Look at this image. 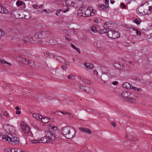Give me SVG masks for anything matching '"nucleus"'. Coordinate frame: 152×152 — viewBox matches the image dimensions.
<instances>
[{
	"label": "nucleus",
	"mask_w": 152,
	"mask_h": 152,
	"mask_svg": "<svg viewBox=\"0 0 152 152\" xmlns=\"http://www.w3.org/2000/svg\"><path fill=\"white\" fill-rule=\"evenodd\" d=\"M61 132L63 136L67 139H71L75 136L76 132L72 127L66 126L62 128Z\"/></svg>",
	"instance_id": "f257e3e1"
},
{
	"label": "nucleus",
	"mask_w": 152,
	"mask_h": 152,
	"mask_svg": "<svg viewBox=\"0 0 152 152\" xmlns=\"http://www.w3.org/2000/svg\"><path fill=\"white\" fill-rule=\"evenodd\" d=\"M124 100L127 101L129 102L134 103L136 100V97L134 96V93L130 92L125 91L121 94Z\"/></svg>",
	"instance_id": "f03ea898"
},
{
	"label": "nucleus",
	"mask_w": 152,
	"mask_h": 152,
	"mask_svg": "<svg viewBox=\"0 0 152 152\" xmlns=\"http://www.w3.org/2000/svg\"><path fill=\"white\" fill-rule=\"evenodd\" d=\"M80 10H81L82 16L85 17L94 15L95 11V10L92 7H89L87 6H84L81 7Z\"/></svg>",
	"instance_id": "7ed1b4c3"
},
{
	"label": "nucleus",
	"mask_w": 152,
	"mask_h": 152,
	"mask_svg": "<svg viewBox=\"0 0 152 152\" xmlns=\"http://www.w3.org/2000/svg\"><path fill=\"white\" fill-rule=\"evenodd\" d=\"M10 136H8L6 134L3 135L2 136V139H4L9 142L12 144H18L19 143V139L16 137H15L12 135H10Z\"/></svg>",
	"instance_id": "20e7f679"
},
{
	"label": "nucleus",
	"mask_w": 152,
	"mask_h": 152,
	"mask_svg": "<svg viewBox=\"0 0 152 152\" xmlns=\"http://www.w3.org/2000/svg\"><path fill=\"white\" fill-rule=\"evenodd\" d=\"M3 127L7 133L12 134L15 133V128L14 126L12 125L7 124L4 125Z\"/></svg>",
	"instance_id": "39448f33"
},
{
	"label": "nucleus",
	"mask_w": 152,
	"mask_h": 152,
	"mask_svg": "<svg viewBox=\"0 0 152 152\" xmlns=\"http://www.w3.org/2000/svg\"><path fill=\"white\" fill-rule=\"evenodd\" d=\"M107 35L109 37L113 39H116L120 37V33L113 31H109L107 32Z\"/></svg>",
	"instance_id": "423d86ee"
},
{
	"label": "nucleus",
	"mask_w": 152,
	"mask_h": 152,
	"mask_svg": "<svg viewBox=\"0 0 152 152\" xmlns=\"http://www.w3.org/2000/svg\"><path fill=\"white\" fill-rule=\"evenodd\" d=\"M45 134L46 137L50 140L51 142L54 140L56 138L54 134L49 130H46L45 132Z\"/></svg>",
	"instance_id": "0eeeda50"
},
{
	"label": "nucleus",
	"mask_w": 152,
	"mask_h": 152,
	"mask_svg": "<svg viewBox=\"0 0 152 152\" xmlns=\"http://www.w3.org/2000/svg\"><path fill=\"white\" fill-rule=\"evenodd\" d=\"M143 4L145 6L146 10L147 11V12H146V13H151L152 12V1L145 2Z\"/></svg>",
	"instance_id": "6e6552de"
},
{
	"label": "nucleus",
	"mask_w": 152,
	"mask_h": 152,
	"mask_svg": "<svg viewBox=\"0 0 152 152\" xmlns=\"http://www.w3.org/2000/svg\"><path fill=\"white\" fill-rule=\"evenodd\" d=\"M21 128L22 131L25 134H28L29 131V128L27 125L23 121L21 122Z\"/></svg>",
	"instance_id": "1a4fd4ad"
},
{
	"label": "nucleus",
	"mask_w": 152,
	"mask_h": 152,
	"mask_svg": "<svg viewBox=\"0 0 152 152\" xmlns=\"http://www.w3.org/2000/svg\"><path fill=\"white\" fill-rule=\"evenodd\" d=\"M80 88L91 94H94L95 92L94 89L90 87L82 86L80 87Z\"/></svg>",
	"instance_id": "9d476101"
},
{
	"label": "nucleus",
	"mask_w": 152,
	"mask_h": 152,
	"mask_svg": "<svg viewBox=\"0 0 152 152\" xmlns=\"http://www.w3.org/2000/svg\"><path fill=\"white\" fill-rule=\"evenodd\" d=\"M137 13H144L145 14L146 13V12H147L145 6L144 4L139 7L137 8Z\"/></svg>",
	"instance_id": "9b49d317"
},
{
	"label": "nucleus",
	"mask_w": 152,
	"mask_h": 152,
	"mask_svg": "<svg viewBox=\"0 0 152 152\" xmlns=\"http://www.w3.org/2000/svg\"><path fill=\"white\" fill-rule=\"evenodd\" d=\"M34 37L37 40V41L38 42V43H39V41H37V39H42L45 38V36L44 35L43 31H41L39 32L36 34Z\"/></svg>",
	"instance_id": "f8f14e48"
},
{
	"label": "nucleus",
	"mask_w": 152,
	"mask_h": 152,
	"mask_svg": "<svg viewBox=\"0 0 152 152\" xmlns=\"http://www.w3.org/2000/svg\"><path fill=\"white\" fill-rule=\"evenodd\" d=\"M102 75L101 77L102 80L104 81V83H105V81H107L109 79V77L106 72H102Z\"/></svg>",
	"instance_id": "ddd939ff"
},
{
	"label": "nucleus",
	"mask_w": 152,
	"mask_h": 152,
	"mask_svg": "<svg viewBox=\"0 0 152 152\" xmlns=\"http://www.w3.org/2000/svg\"><path fill=\"white\" fill-rule=\"evenodd\" d=\"M40 143H49L51 142L47 137H42L40 140Z\"/></svg>",
	"instance_id": "4468645a"
},
{
	"label": "nucleus",
	"mask_w": 152,
	"mask_h": 152,
	"mask_svg": "<svg viewBox=\"0 0 152 152\" xmlns=\"http://www.w3.org/2000/svg\"><path fill=\"white\" fill-rule=\"evenodd\" d=\"M123 65V64H122L119 62H116L114 63L113 66L114 67L115 69L121 70L122 67Z\"/></svg>",
	"instance_id": "2eb2a0df"
},
{
	"label": "nucleus",
	"mask_w": 152,
	"mask_h": 152,
	"mask_svg": "<svg viewBox=\"0 0 152 152\" xmlns=\"http://www.w3.org/2000/svg\"><path fill=\"white\" fill-rule=\"evenodd\" d=\"M79 129L81 131L85 132L88 134H91L92 132L91 131L88 129L86 128L80 127Z\"/></svg>",
	"instance_id": "dca6fc26"
},
{
	"label": "nucleus",
	"mask_w": 152,
	"mask_h": 152,
	"mask_svg": "<svg viewBox=\"0 0 152 152\" xmlns=\"http://www.w3.org/2000/svg\"><path fill=\"white\" fill-rule=\"evenodd\" d=\"M130 69V68L129 65L126 64H124L123 65L122 67L121 70L124 72H126L129 71Z\"/></svg>",
	"instance_id": "f3484780"
},
{
	"label": "nucleus",
	"mask_w": 152,
	"mask_h": 152,
	"mask_svg": "<svg viewBox=\"0 0 152 152\" xmlns=\"http://www.w3.org/2000/svg\"><path fill=\"white\" fill-rule=\"evenodd\" d=\"M9 12V11L6 8L1 7V8H0V13L2 14H7Z\"/></svg>",
	"instance_id": "a211bd4d"
},
{
	"label": "nucleus",
	"mask_w": 152,
	"mask_h": 152,
	"mask_svg": "<svg viewBox=\"0 0 152 152\" xmlns=\"http://www.w3.org/2000/svg\"><path fill=\"white\" fill-rule=\"evenodd\" d=\"M132 85L128 82L124 83L122 85L123 87L126 89H131Z\"/></svg>",
	"instance_id": "6ab92c4d"
},
{
	"label": "nucleus",
	"mask_w": 152,
	"mask_h": 152,
	"mask_svg": "<svg viewBox=\"0 0 152 152\" xmlns=\"http://www.w3.org/2000/svg\"><path fill=\"white\" fill-rule=\"evenodd\" d=\"M54 58L55 59H56L61 62H63L65 61V60L64 58H61V57L60 56H55Z\"/></svg>",
	"instance_id": "aec40b11"
},
{
	"label": "nucleus",
	"mask_w": 152,
	"mask_h": 152,
	"mask_svg": "<svg viewBox=\"0 0 152 152\" xmlns=\"http://www.w3.org/2000/svg\"><path fill=\"white\" fill-rule=\"evenodd\" d=\"M41 119L42 122L45 124L48 123L50 120H51V119H49L48 117L43 118L42 116Z\"/></svg>",
	"instance_id": "412c9836"
},
{
	"label": "nucleus",
	"mask_w": 152,
	"mask_h": 152,
	"mask_svg": "<svg viewBox=\"0 0 152 152\" xmlns=\"http://www.w3.org/2000/svg\"><path fill=\"white\" fill-rule=\"evenodd\" d=\"M84 66L86 67L89 69H91L93 67V65L89 63H85Z\"/></svg>",
	"instance_id": "4be33fe9"
},
{
	"label": "nucleus",
	"mask_w": 152,
	"mask_h": 152,
	"mask_svg": "<svg viewBox=\"0 0 152 152\" xmlns=\"http://www.w3.org/2000/svg\"><path fill=\"white\" fill-rule=\"evenodd\" d=\"M32 116L33 117L36 118L37 119H41L42 118V116L39 114H37L36 113L33 114Z\"/></svg>",
	"instance_id": "5701e85b"
},
{
	"label": "nucleus",
	"mask_w": 152,
	"mask_h": 152,
	"mask_svg": "<svg viewBox=\"0 0 152 152\" xmlns=\"http://www.w3.org/2000/svg\"><path fill=\"white\" fill-rule=\"evenodd\" d=\"M44 35L45 36V38L48 37L51 34V32L48 31H43Z\"/></svg>",
	"instance_id": "b1692460"
},
{
	"label": "nucleus",
	"mask_w": 152,
	"mask_h": 152,
	"mask_svg": "<svg viewBox=\"0 0 152 152\" xmlns=\"http://www.w3.org/2000/svg\"><path fill=\"white\" fill-rule=\"evenodd\" d=\"M27 39V40L29 41L28 43H32V41L34 40L35 41H37V40L34 37H33V38H31V37H29L26 38Z\"/></svg>",
	"instance_id": "393cba45"
},
{
	"label": "nucleus",
	"mask_w": 152,
	"mask_h": 152,
	"mask_svg": "<svg viewBox=\"0 0 152 152\" xmlns=\"http://www.w3.org/2000/svg\"><path fill=\"white\" fill-rule=\"evenodd\" d=\"M131 89H133L134 90L137 91H142V89L140 88H138L136 87L133 86L132 85V87H131Z\"/></svg>",
	"instance_id": "a878e982"
},
{
	"label": "nucleus",
	"mask_w": 152,
	"mask_h": 152,
	"mask_svg": "<svg viewBox=\"0 0 152 152\" xmlns=\"http://www.w3.org/2000/svg\"><path fill=\"white\" fill-rule=\"evenodd\" d=\"M63 33L65 36H68L70 34L69 31L67 29H64L63 31Z\"/></svg>",
	"instance_id": "bb28decb"
},
{
	"label": "nucleus",
	"mask_w": 152,
	"mask_h": 152,
	"mask_svg": "<svg viewBox=\"0 0 152 152\" xmlns=\"http://www.w3.org/2000/svg\"><path fill=\"white\" fill-rule=\"evenodd\" d=\"M17 59L20 62L23 64V62L24 60V58L18 56L17 58Z\"/></svg>",
	"instance_id": "cd10ccee"
},
{
	"label": "nucleus",
	"mask_w": 152,
	"mask_h": 152,
	"mask_svg": "<svg viewBox=\"0 0 152 152\" xmlns=\"http://www.w3.org/2000/svg\"><path fill=\"white\" fill-rule=\"evenodd\" d=\"M91 29L92 32L94 33L97 32L98 31L96 27L94 26H92L91 27Z\"/></svg>",
	"instance_id": "c85d7f7f"
},
{
	"label": "nucleus",
	"mask_w": 152,
	"mask_h": 152,
	"mask_svg": "<svg viewBox=\"0 0 152 152\" xmlns=\"http://www.w3.org/2000/svg\"><path fill=\"white\" fill-rule=\"evenodd\" d=\"M28 62V64L29 66H34L35 65V62L29 60Z\"/></svg>",
	"instance_id": "c756f323"
},
{
	"label": "nucleus",
	"mask_w": 152,
	"mask_h": 152,
	"mask_svg": "<svg viewBox=\"0 0 152 152\" xmlns=\"http://www.w3.org/2000/svg\"><path fill=\"white\" fill-rule=\"evenodd\" d=\"M111 25V24L109 22H107L104 25V28L107 29H109V27H110V26L109 25Z\"/></svg>",
	"instance_id": "7c9ffc66"
},
{
	"label": "nucleus",
	"mask_w": 152,
	"mask_h": 152,
	"mask_svg": "<svg viewBox=\"0 0 152 152\" xmlns=\"http://www.w3.org/2000/svg\"><path fill=\"white\" fill-rule=\"evenodd\" d=\"M0 62L3 64H7L9 66H11L12 65L11 64H10V63L6 62V61L4 60H0Z\"/></svg>",
	"instance_id": "2f4dec72"
},
{
	"label": "nucleus",
	"mask_w": 152,
	"mask_h": 152,
	"mask_svg": "<svg viewBox=\"0 0 152 152\" xmlns=\"http://www.w3.org/2000/svg\"><path fill=\"white\" fill-rule=\"evenodd\" d=\"M17 9L15 7H12L10 10V12L11 15H12L14 12L16 11Z\"/></svg>",
	"instance_id": "473e14b6"
},
{
	"label": "nucleus",
	"mask_w": 152,
	"mask_h": 152,
	"mask_svg": "<svg viewBox=\"0 0 152 152\" xmlns=\"http://www.w3.org/2000/svg\"><path fill=\"white\" fill-rule=\"evenodd\" d=\"M68 79L73 80H74L75 78V76L73 74H71L69 75L68 76Z\"/></svg>",
	"instance_id": "72a5a7b5"
},
{
	"label": "nucleus",
	"mask_w": 152,
	"mask_h": 152,
	"mask_svg": "<svg viewBox=\"0 0 152 152\" xmlns=\"http://www.w3.org/2000/svg\"><path fill=\"white\" fill-rule=\"evenodd\" d=\"M133 30L135 31V32L137 35H140L141 34L140 31L138 30L136 28H133Z\"/></svg>",
	"instance_id": "f704fd0d"
},
{
	"label": "nucleus",
	"mask_w": 152,
	"mask_h": 152,
	"mask_svg": "<svg viewBox=\"0 0 152 152\" xmlns=\"http://www.w3.org/2000/svg\"><path fill=\"white\" fill-rule=\"evenodd\" d=\"M133 22L137 24H139L141 22V21L139 19L136 18L135 19L133 20Z\"/></svg>",
	"instance_id": "c9c22d12"
},
{
	"label": "nucleus",
	"mask_w": 152,
	"mask_h": 152,
	"mask_svg": "<svg viewBox=\"0 0 152 152\" xmlns=\"http://www.w3.org/2000/svg\"><path fill=\"white\" fill-rule=\"evenodd\" d=\"M31 142L32 143H40V140H31Z\"/></svg>",
	"instance_id": "e433bc0d"
},
{
	"label": "nucleus",
	"mask_w": 152,
	"mask_h": 152,
	"mask_svg": "<svg viewBox=\"0 0 152 152\" xmlns=\"http://www.w3.org/2000/svg\"><path fill=\"white\" fill-rule=\"evenodd\" d=\"M23 2L20 1H18L16 2V5L18 6H20L23 4Z\"/></svg>",
	"instance_id": "4c0bfd02"
},
{
	"label": "nucleus",
	"mask_w": 152,
	"mask_h": 152,
	"mask_svg": "<svg viewBox=\"0 0 152 152\" xmlns=\"http://www.w3.org/2000/svg\"><path fill=\"white\" fill-rule=\"evenodd\" d=\"M126 137L127 138V139H128L129 140H132L133 139V137L131 135H128L127 134H126Z\"/></svg>",
	"instance_id": "58836bf2"
},
{
	"label": "nucleus",
	"mask_w": 152,
	"mask_h": 152,
	"mask_svg": "<svg viewBox=\"0 0 152 152\" xmlns=\"http://www.w3.org/2000/svg\"><path fill=\"white\" fill-rule=\"evenodd\" d=\"M100 31L101 32H103V33H105L107 31V29L104 28V29H101Z\"/></svg>",
	"instance_id": "ea45409f"
},
{
	"label": "nucleus",
	"mask_w": 152,
	"mask_h": 152,
	"mask_svg": "<svg viewBox=\"0 0 152 152\" xmlns=\"http://www.w3.org/2000/svg\"><path fill=\"white\" fill-rule=\"evenodd\" d=\"M4 115L7 118H8L10 116L9 113L6 111H5L4 112Z\"/></svg>",
	"instance_id": "a19ab883"
},
{
	"label": "nucleus",
	"mask_w": 152,
	"mask_h": 152,
	"mask_svg": "<svg viewBox=\"0 0 152 152\" xmlns=\"http://www.w3.org/2000/svg\"><path fill=\"white\" fill-rule=\"evenodd\" d=\"M29 60L24 58V61L23 62V64H28V62H29Z\"/></svg>",
	"instance_id": "79ce46f5"
},
{
	"label": "nucleus",
	"mask_w": 152,
	"mask_h": 152,
	"mask_svg": "<svg viewBox=\"0 0 152 152\" xmlns=\"http://www.w3.org/2000/svg\"><path fill=\"white\" fill-rule=\"evenodd\" d=\"M62 10H61V9H59L57 10L56 12V15H58L60 14V12H62Z\"/></svg>",
	"instance_id": "37998d69"
},
{
	"label": "nucleus",
	"mask_w": 152,
	"mask_h": 152,
	"mask_svg": "<svg viewBox=\"0 0 152 152\" xmlns=\"http://www.w3.org/2000/svg\"><path fill=\"white\" fill-rule=\"evenodd\" d=\"M8 151H10V152H16V148H14V149H8Z\"/></svg>",
	"instance_id": "c03bdc74"
},
{
	"label": "nucleus",
	"mask_w": 152,
	"mask_h": 152,
	"mask_svg": "<svg viewBox=\"0 0 152 152\" xmlns=\"http://www.w3.org/2000/svg\"><path fill=\"white\" fill-rule=\"evenodd\" d=\"M53 127H54V125H53V124H50L49 125V129H53Z\"/></svg>",
	"instance_id": "a18cd8bd"
},
{
	"label": "nucleus",
	"mask_w": 152,
	"mask_h": 152,
	"mask_svg": "<svg viewBox=\"0 0 152 152\" xmlns=\"http://www.w3.org/2000/svg\"><path fill=\"white\" fill-rule=\"evenodd\" d=\"M68 4H69V5L73 6H74V5L75 4V3L72 1H70V3H68Z\"/></svg>",
	"instance_id": "49530a36"
},
{
	"label": "nucleus",
	"mask_w": 152,
	"mask_h": 152,
	"mask_svg": "<svg viewBox=\"0 0 152 152\" xmlns=\"http://www.w3.org/2000/svg\"><path fill=\"white\" fill-rule=\"evenodd\" d=\"M61 68L64 70H66L67 68V66L66 65H61Z\"/></svg>",
	"instance_id": "de8ad7c7"
},
{
	"label": "nucleus",
	"mask_w": 152,
	"mask_h": 152,
	"mask_svg": "<svg viewBox=\"0 0 152 152\" xmlns=\"http://www.w3.org/2000/svg\"><path fill=\"white\" fill-rule=\"evenodd\" d=\"M32 7L34 9H38V7L37 6V5L36 4H34L33 5Z\"/></svg>",
	"instance_id": "09e8293b"
},
{
	"label": "nucleus",
	"mask_w": 152,
	"mask_h": 152,
	"mask_svg": "<svg viewBox=\"0 0 152 152\" xmlns=\"http://www.w3.org/2000/svg\"><path fill=\"white\" fill-rule=\"evenodd\" d=\"M100 8H102V9H104V8H107L106 5H104V4L100 5Z\"/></svg>",
	"instance_id": "8fccbe9b"
},
{
	"label": "nucleus",
	"mask_w": 152,
	"mask_h": 152,
	"mask_svg": "<svg viewBox=\"0 0 152 152\" xmlns=\"http://www.w3.org/2000/svg\"><path fill=\"white\" fill-rule=\"evenodd\" d=\"M4 89H7L8 90L10 89V87L9 86H6L3 87Z\"/></svg>",
	"instance_id": "3c124183"
},
{
	"label": "nucleus",
	"mask_w": 152,
	"mask_h": 152,
	"mask_svg": "<svg viewBox=\"0 0 152 152\" xmlns=\"http://www.w3.org/2000/svg\"><path fill=\"white\" fill-rule=\"evenodd\" d=\"M109 0H105V4L106 6V8H107L108 7V4Z\"/></svg>",
	"instance_id": "603ef678"
},
{
	"label": "nucleus",
	"mask_w": 152,
	"mask_h": 152,
	"mask_svg": "<svg viewBox=\"0 0 152 152\" xmlns=\"http://www.w3.org/2000/svg\"><path fill=\"white\" fill-rule=\"evenodd\" d=\"M121 6L123 7V8L124 9H125L126 8V6L124 3H122L121 4Z\"/></svg>",
	"instance_id": "864d4df0"
},
{
	"label": "nucleus",
	"mask_w": 152,
	"mask_h": 152,
	"mask_svg": "<svg viewBox=\"0 0 152 152\" xmlns=\"http://www.w3.org/2000/svg\"><path fill=\"white\" fill-rule=\"evenodd\" d=\"M16 152H23V151L20 148H16Z\"/></svg>",
	"instance_id": "5fc2aeb1"
},
{
	"label": "nucleus",
	"mask_w": 152,
	"mask_h": 152,
	"mask_svg": "<svg viewBox=\"0 0 152 152\" xmlns=\"http://www.w3.org/2000/svg\"><path fill=\"white\" fill-rule=\"evenodd\" d=\"M86 111L88 113H90L92 111V110L91 109L88 108L86 109Z\"/></svg>",
	"instance_id": "6e6d98bb"
},
{
	"label": "nucleus",
	"mask_w": 152,
	"mask_h": 152,
	"mask_svg": "<svg viewBox=\"0 0 152 152\" xmlns=\"http://www.w3.org/2000/svg\"><path fill=\"white\" fill-rule=\"evenodd\" d=\"M132 140L136 141L138 140V139H137V138L135 137H133V139Z\"/></svg>",
	"instance_id": "4d7b16f0"
},
{
	"label": "nucleus",
	"mask_w": 152,
	"mask_h": 152,
	"mask_svg": "<svg viewBox=\"0 0 152 152\" xmlns=\"http://www.w3.org/2000/svg\"><path fill=\"white\" fill-rule=\"evenodd\" d=\"M23 42L25 43H28L29 42V41L27 40V39H23Z\"/></svg>",
	"instance_id": "13d9d810"
},
{
	"label": "nucleus",
	"mask_w": 152,
	"mask_h": 152,
	"mask_svg": "<svg viewBox=\"0 0 152 152\" xmlns=\"http://www.w3.org/2000/svg\"><path fill=\"white\" fill-rule=\"evenodd\" d=\"M118 82L117 81H116L113 82L112 83V84L114 85H116L117 84H118Z\"/></svg>",
	"instance_id": "bf43d9fd"
},
{
	"label": "nucleus",
	"mask_w": 152,
	"mask_h": 152,
	"mask_svg": "<svg viewBox=\"0 0 152 152\" xmlns=\"http://www.w3.org/2000/svg\"><path fill=\"white\" fill-rule=\"evenodd\" d=\"M49 56L50 58H54V57H55V56H54L53 55L50 54V55H49Z\"/></svg>",
	"instance_id": "052dcab7"
},
{
	"label": "nucleus",
	"mask_w": 152,
	"mask_h": 152,
	"mask_svg": "<svg viewBox=\"0 0 152 152\" xmlns=\"http://www.w3.org/2000/svg\"><path fill=\"white\" fill-rule=\"evenodd\" d=\"M97 48L100 50H101L102 49V47L101 46H99L98 44L97 45Z\"/></svg>",
	"instance_id": "680f3d73"
},
{
	"label": "nucleus",
	"mask_w": 152,
	"mask_h": 152,
	"mask_svg": "<svg viewBox=\"0 0 152 152\" xmlns=\"http://www.w3.org/2000/svg\"><path fill=\"white\" fill-rule=\"evenodd\" d=\"M111 124L112 126H113L114 127H116V124H115V123L114 122H112L111 123Z\"/></svg>",
	"instance_id": "e2e57ef3"
},
{
	"label": "nucleus",
	"mask_w": 152,
	"mask_h": 152,
	"mask_svg": "<svg viewBox=\"0 0 152 152\" xmlns=\"http://www.w3.org/2000/svg\"><path fill=\"white\" fill-rule=\"evenodd\" d=\"M16 113L17 114H20L21 113V111H20L17 110L16 111Z\"/></svg>",
	"instance_id": "0e129e2a"
},
{
	"label": "nucleus",
	"mask_w": 152,
	"mask_h": 152,
	"mask_svg": "<svg viewBox=\"0 0 152 152\" xmlns=\"http://www.w3.org/2000/svg\"><path fill=\"white\" fill-rule=\"evenodd\" d=\"M75 50L77 51L79 53H80V49H79V48H76L75 49Z\"/></svg>",
	"instance_id": "69168bd1"
},
{
	"label": "nucleus",
	"mask_w": 152,
	"mask_h": 152,
	"mask_svg": "<svg viewBox=\"0 0 152 152\" xmlns=\"http://www.w3.org/2000/svg\"><path fill=\"white\" fill-rule=\"evenodd\" d=\"M45 55H46H46L47 56H49V55H50V53L49 52H45V53H44Z\"/></svg>",
	"instance_id": "338daca9"
},
{
	"label": "nucleus",
	"mask_w": 152,
	"mask_h": 152,
	"mask_svg": "<svg viewBox=\"0 0 152 152\" xmlns=\"http://www.w3.org/2000/svg\"><path fill=\"white\" fill-rule=\"evenodd\" d=\"M71 46L73 49H75L76 48V47L74 45L72 44H71Z\"/></svg>",
	"instance_id": "774afa93"
}]
</instances>
